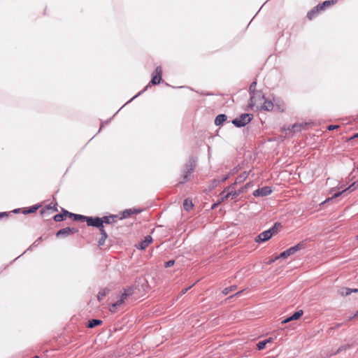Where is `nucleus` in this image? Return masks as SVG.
Here are the masks:
<instances>
[{"label": "nucleus", "mask_w": 358, "mask_h": 358, "mask_svg": "<svg viewBox=\"0 0 358 358\" xmlns=\"http://www.w3.org/2000/svg\"><path fill=\"white\" fill-rule=\"evenodd\" d=\"M41 240L42 237L41 236L30 245L28 250H31L33 248L36 247L39 244L40 241H41Z\"/></svg>", "instance_id": "58836bf2"}, {"label": "nucleus", "mask_w": 358, "mask_h": 358, "mask_svg": "<svg viewBox=\"0 0 358 358\" xmlns=\"http://www.w3.org/2000/svg\"><path fill=\"white\" fill-rule=\"evenodd\" d=\"M110 292V289L108 288L101 289L97 295V299L99 301H101L104 296H106Z\"/></svg>", "instance_id": "412c9836"}, {"label": "nucleus", "mask_w": 358, "mask_h": 358, "mask_svg": "<svg viewBox=\"0 0 358 358\" xmlns=\"http://www.w3.org/2000/svg\"><path fill=\"white\" fill-rule=\"evenodd\" d=\"M99 230L100 231L101 236H103L104 238H108V234L104 229V226L101 224V226L97 227Z\"/></svg>", "instance_id": "c9c22d12"}, {"label": "nucleus", "mask_w": 358, "mask_h": 358, "mask_svg": "<svg viewBox=\"0 0 358 358\" xmlns=\"http://www.w3.org/2000/svg\"><path fill=\"white\" fill-rule=\"evenodd\" d=\"M357 317H358V310L355 313L353 316H352L349 318V320H352L354 318H357Z\"/></svg>", "instance_id": "603ef678"}, {"label": "nucleus", "mask_w": 358, "mask_h": 358, "mask_svg": "<svg viewBox=\"0 0 358 358\" xmlns=\"http://www.w3.org/2000/svg\"><path fill=\"white\" fill-rule=\"evenodd\" d=\"M193 207L192 200L186 199L183 201V208L185 210L189 211Z\"/></svg>", "instance_id": "4be33fe9"}, {"label": "nucleus", "mask_w": 358, "mask_h": 358, "mask_svg": "<svg viewBox=\"0 0 358 358\" xmlns=\"http://www.w3.org/2000/svg\"><path fill=\"white\" fill-rule=\"evenodd\" d=\"M322 10H320V8H318V5L315 7H314L313 9H311L307 14V17L309 20L313 19L320 12H321Z\"/></svg>", "instance_id": "dca6fc26"}, {"label": "nucleus", "mask_w": 358, "mask_h": 358, "mask_svg": "<svg viewBox=\"0 0 358 358\" xmlns=\"http://www.w3.org/2000/svg\"><path fill=\"white\" fill-rule=\"evenodd\" d=\"M62 212L64 213V215H66V216L67 215L70 218H72L73 221H76V217H77L78 214H75V213L69 212L68 210H64V209H63Z\"/></svg>", "instance_id": "c756f323"}, {"label": "nucleus", "mask_w": 358, "mask_h": 358, "mask_svg": "<svg viewBox=\"0 0 358 358\" xmlns=\"http://www.w3.org/2000/svg\"><path fill=\"white\" fill-rule=\"evenodd\" d=\"M303 128V124H294L292 126V128L289 129V130L294 133L295 132H298V131H301V129Z\"/></svg>", "instance_id": "393cba45"}, {"label": "nucleus", "mask_w": 358, "mask_h": 358, "mask_svg": "<svg viewBox=\"0 0 358 358\" xmlns=\"http://www.w3.org/2000/svg\"><path fill=\"white\" fill-rule=\"evenodd\" d=\"M117 215H109V216H103L102 217H100L101 221V224L103 225V224H112L115 222L117 220Z\"/></svg>", "instance_id": "2eb2a0df"}, {"label": "nucleus", "mask_w": 358, "mask_h": 358, "mask_svg": "<svg viewBox=\"0 0 358 358\" xmlns=\"http://www.w3.org/2000/svg\"><path fill=\"white\" fill-rule=\"evenodd\" d=\"M281 227L280 223L276 222L274 224L273 227L268 230H271V232H273V234L277 232L278 229Z\"/></svg>", "instance_id": "e433bc0d"}, {"label": "nucleus", "mask_w": 358, "mask_h": 358, "mask_svg": "<svg viewBox=\"0 0 358 358\" xmlns=\"http://www.w3.org/2000/svg\"><path fill=\"white\" fill-rule=\"evenodd\" d=\"M228 178H229V176L227 175V176H225L222 177V178H220V181L222 183V182H225Z\"/></svg>", "instance_id": "3c124183"}, {"label": "nucleus", "mask_w": 358, "mask_h": 358, "mask_svg": "<svg viewBox=\"0 0 358 358\" xmlns=\"http://www.w3.org/2000/svg\"><path fill=\"white\" fill-rule=\"evenodd\" d=\"M18 210H19V209H15L13 212L17 213V212H18Z\"/></svg>", "instance_id": "680f3d73"}, {"label": "nucleus", "mask_w": 358, "mask_h": 358, "mask_svg": "<svg viewBox=\"0 0 358 358\" xmlns=\"http://www.w3.org/2000/svg\"><path fill=\"white\" fill-rule=\"evenodd\" d=\"M220 183L221 182L220 181V179H214L212 181V187H215L218 186Z\"/></svg>", "instance_id": "a19ab883"}, {"label": "nucleus", "mask_w": 358, "mask_h": 358, "mask_svg": "<svg viewBox=\"0 0 358 358\" xmlns=\"http://www.w3.org/2000/svg\"><path fill=\"white\" fill-rule=\"evenodd\" d=\"M175 264V261L174 260H169L168 262H166L165 263V267L166 268H169V267H171L172 266H173Z\"/></svg>", "instance_id": "37998d69"}, {"label": "nucleus", "mask_w": 358, "mask_h": 358, "mask_svg": "<svg viewBox=\"0 0 358 358\" xmlns=\"http://www.w3.org/2000/svg\"><path fill=\"white\" fill-rule=\"evenodd\" d=\"M303 314V312L302 310H300L299 311L295 312L292 315H291V318L293 320H298L299 317H301Z\"/></svg>", "instance_id": "c85d7f7f"}, {"label": "nucleus", "mask_w": 358, "mask_h": 358, "mask_svg": "<svg viewBox=\"0 0 358 358\" xmlns=\"http://www.w3.org/2000/svg\"><path fill=\"white\" fill-rule=\"evenodd\" d=\"M78 232V229L73 227H65L59 229L57 234V237H66L71 234H76Z\"/></svg>", "instance_id": "423d86ee"}, {"label": "nucleus", "mask_w": 358, "mask_h": 358, "mask_svg": "<svg viewBox=\"0 0 358 358\" xmlns=\"http://www.w3.org/2000/svg\"><path fill=\"white\" fill-rule=\"evenodd\" d=\"M152 242V238L150 236H147L145 237L143 241L140 242L138 248L145 250Z\"/></svg>", "instance_id": "4468645a"}, {"label": "nucleus", "mask_w": 358, "mask_h": 358, "mask_svg": "<svg viewBox=\"0 0 358 358\" xmlns=\"http://www.w3.org/2000/svg\"><path fill=\"white\" fill-rule=\"evenodd\" d=\"M358 137V133L355 134L351 138H355Z\"/></svg>", "instance_id": "bf43d9fd"}, {"label": "nucleus", "mask_w": 358, "mask_h": 358, "mask_svg": "<svg viewBox=\"0 0 358 358\" xmlns=\"http://www.w3.org/2000/svg\"><path fill=\"white\" fill-rule=\"evenodd\" d=\"M272 192L271 187L265 186L262 188H259L254 191L253 196L255 197L258 196H266L269 195Z\"/></svg>", "instance_id": "6e6552de"}, {"label": "nucleus", "mask_w": 358, "mask_h": 358, "mask_svg": "<svg viewBox=\"0 0 358 358\" xmlns=\"http://www.w3.org/2000/svg\"><path fill=\"white\" fill-rule=\"evenodd\" d=\"M264 95L262 91H258L252 94L250 98L249 106L251 108L256 107L257 110L260 108V104L264 100Z\"/></svg>", "instance_id": "20e7f679"}, {"label": "nucleus", "mask_w": 358, "mask_h": 358, "mask_svg": "<svg viewBox=\"0 0 358 358\" xmlns=\"http://www.w3.org/2000/svg\"><path fill=\"white\" fill-rule=\"evenodd\" d=\"M148 86H146L143 90H141L136 95H135L131 100H133L134 99H135L136 97H137L138 96L141 94L143 92H144L148 89Z\"/></svg>", "instance_id": "de8ad7c7"}, {"label": "nucleus", "mask_w": 358, "mask_h": 358, "mask_svg": "<svg viewBox=\"0 0 358 358\" xmlns=\"http://www.w3.org/2000/svg\"><path fill=\"white\" fill-rule=\"evenodd\" d=\"M357 240H358V235H357Z\"/></svg>", "instance_id": "e2e57ef3"}, {"label": "nucleus", "mask_w": 358, "mask_h": 358, "mask_svg": "<svg viewBox=\"0 0 358 358\" xmlns=\"http://www.w3.org/2000/svg\"><path fill=\"white\" fill-rule=\"evenodd\" d=\"M248 175V173H247L246 172L241 173L236 178L235 183L237 184L243 182L247 178Z\"/></svg>", "instance_id": "a878e982"}, {"label": "nucleus", "mask_w": 358, "mask_h": 358, "mask_svg": "<svg viewBox=\"0 0 358 358\" xmlns=\"http://www.w3.org/2000/svg\"><path fill=\"white\" fill-rule=\"evenodd\" d=\"M123 299H118L116 302L112 304L110 308V311L112 313L116 312L117 308L123 303Z\"/></svg>", "instance_id": "aec40b11"}, {"label": "nucleus", "mask_w": 358, "mask_h": 358, "mask_svg": "<svg viewBox=\"0 0 358 358\" xmlns=\"http://www.w3.org/2000/svg\"><path fill=\"white\" fill-rule=\"evenodd\" d=\"M162 69L160 66H157L155 71V74H152V78L150 80L152 85L159 84L162 80Z\"/></svg>", "instance_id": "0eeeda50"}, {"label": "nucleus", "mask_w": 358, "mask_h": 358, "mask_svg": "<svg viewBox=\"0 0 358 358\" xmlns=\"http://www.w3.org/2000/svg\"><path fill=\"white\" fill-rule=\"evenodd\" d=\"M342 325H343V323H338L335 325L334 328L338 329V328L341 327Z\"/></svg>", "instance_id": "6e6d98bb"}, {"label": "nucleus", "mask_w": 358, "mask_h": 358, "mask_svg": "<svg viewBox=\"0 0 358 358\" xmlns=\"http://www.w3.org/2000/svg\"><path fill=\"white\" fill-rule=\"evenodd\" d=\"M231 186H229L226 187L220 194V196H222V201H224V200L231 198V199H236L237 196H238V194L236 191H231L229 192V190L231 189Z\"/></svg>", "instance_id": "39448f33"}, {"label": "nucleus", "mask_w": 358, "mask_h": 358, "mask_svg": "<svg viewBox=\"0 0 358 358\" xmlns=\"http://www.w3.org/2000/svg\"><path fill=\"white\" fill-rule=\"evenodd\" d=\"M47 210H52V212H56L57 211V209L56 208H52L51 206H45V208H43V209L41 210V213L43 215L44 214Z\"/></svg>", "instance_id": "72a5a7b5"}, {"label": "nucleus", "mask_w": 358, "mask_h": 358, "mask_svg": "<svg viewBox=\"0 0 358 358\" xmlns=\"http://www.w3.org/2000/svg\"><path fill=\"white\" fill-rule=\"evenodd\" d=\"M273 235V232L271 230H266L262 232L257 238L256 241L257 243H262L268 241Z\"/></svg>", "instance_id": "9d476101"}, {"label": "nucleus", "mask_w": 358, "mask_h": 358, "mask_svg": "<svg viewBox=\"0 0 358 358\" xmlns=\"http://www.w3.org/2000/svg\"><path fill=\"white\" fill-rule=\"evenodd\" d=\"M140 210L136 209H127L122 212V218H126L131 216L133 214H137Z\"/></svg>", "instance_id": "6ab92c4d"}, {"label": "nucleus", "mask_w": 358, "mask_h": 358, "mask_svg": "<svg viewBox=\"0 0 358 358\" xmlns=\"http://www.w3.org/2000/svg\"><path fill=\"white\" fill-rule=\"evenodd\" d=\"M8 213H7V212L0 213V217H8Z\"/></svg>", "instance_id": "864d4df0"}, {"label": "nucleus", "mask_w": 358, "mask_h": 358, "mask_svg": "<svg viewBox=\"0 0 358 358\" xmlns=\"http://www.w3.org/2000/svg\"><path fill=\"white\" fill-rule=\"evenodd\" d=\"M271 341V339H267V340H264V341H262L260 342H259L257 344V348L259 350H263L266 343L270 342Z\"/></svg>", "instance_id": "bb28decb"}, {"label": "nucleus", "mask_w": 358, "mask_h": 358, "mask_svg": "<svg viewBox=\"0 0 358 358\" xmlns=\"http://www.w3.org/2000/svg\"><path fill=\"white\" fill-rule=\"evenodd\" d=\"M88 218V216L83 215H77L76 221H82V222H87V220Z\"/></svg>", "instance_id": "4c0bfd02"}, {"label": "nucleus", "mask_w": 358, "mask_h": 358, "mask_svg": "<svg viewBox=\"0 0 358 358\" xmlns=\"http://www.w3.org/2000/svg\"><path fill=\"white\" fill-rule=\"evenodd\" d=\"M256 86H257V81H253L250 87H249V92L250 94H252L255 92H257L258 91L256 90Z\"/></svg>", "instance_id": "cd10ccee"}, {"label": "nucleus", "mask_w": 358, "mask_h": 358, "mask_svg": "<svg viewBox=\"0 0 358 358\" xmlns=\"http://www.w3.org/2000/svg\"><path fill=\"white\" fill-rule=\"evenodd\" d=\"M102 323V321L97 319H92L89 321L87 327L89 328H94Z\"/></svg>", "instance_id": "5701e85b"}, {"label": "nucleus", "mask_w": 358, "mask_h": 358, "mask_svg": "<svg viewBox=\"0 0 358 358\" xmlns=\"http://www.w3.org/2000/svg\"><path fill=\"white\" fill-rule=\"evenodd\" d=\"M243 291L237 292L234 296H240Z\"/></svg>", "instance_id": "13d9d810"}, {"label": "nucleus", "mask_w": 358, "mask_h": 358, "mask_svg": "<svg viewBox=\"0 0 358 358\" xmlns=\"http://www.w3.org/2000/svg\"><path fill=\"white\" fill-rule=\"evenodd\" d=\"M227 119V117L224 114L218 115L215 119V124L217 126L221 125Z\"/></svg>", "instance_id": "f3484780"}, {"label": "nucleus", "mask_w": 358, "mask_h": 358, "mask_svg": "<svg viewBox=\"0 0 358 358\" xmlns=\"http://www.w3.org/2000/svg\"><path fill=\"white\" fill-rule=\"evenodd\" d=\"M252 185V182H249L248 183H246L245 185V189H247L248 188H249L250 187H251Z\"/></svg>", "instance_id": "5fc2aeb1"}, {"label": "nucleus", "mask_w": 358, "mask_h": 358, "mask_svg": "<svg viewBox=\"0 0 358 358\" xmlns=\"http://www.w3.org/2000/svg\"><path fill=\"white\" fill-rule=\"evenodd\" d=\"M351 347V345L350 344H347V345H342L341 346L338 350H337V352L336 353H339L340 352L343 351V350H346L348 349H350Z\"/></svg>", "instance_id": "ea45409f"}, {"label": "nucleus", "mask_w": 358, "mask_h": 358, "mask_svg": "<svg viewBox=\"0 0 358 358\" xmlns=\"http://www.w3.org/2000/svg\"><path fill=\"white\" fill-rule=\"evenodd\" d=\"M65 216H66V215H64V213H62L55 215L53 218L55 222H61L64 220Z\"/></svg>", "instance_id": "7c9ffc66"}, {"label": "nucleus", "mask_w": 358, "mask_h": 358, "mask_svg": "<svg viewBox=\"0 0 358 358\" xmlns=\"http://www.w3.org/2000/svg\"><path fill=\"white\" fill-rule=\"evenodd\" d=\"M253 118V115L250 113H243L238 117L232 120V124L238 127H243L248 124Z\"/></svg>", "instance_id": "7ed1b4c3"}, {"label": "nucleus", "mask_w": 358, "mask_h": 358, "mask_svg": "<svg viewBox=\"0 0 358 358\" xmlns=\"http://www.w3.org/2000/svg\"><path fill=\"white\" fill-rule=\"evenodd\" d=\"M99 230L100 231L101 236H103L104 238H108V234L104 229V226L101 224V226L97 227Z\"/></svg>", "instance_id": "f704fd0d"}, {"label": "nucleus", "mask_w": 358, "mask_h": 358, "mask_svg": "<svg viewBox=\"0 0 358 358\" xmlns=\"http://www.w3.org/2000/svg\"><path fill=\"white\" fill-rule=\"evenodd\" d=\"M222 196H220V199L215 203L213 204L211 208L212 209H215L217 206H218V205L222 203Z\"/></svg>", "instance_id": "a18cd8bd"}, {"label": "nucleus", "mask_w": 358, "mask_h": 358, "mask_svg": "<svg viewBox=\"0 0 358 358\" xmlns=\"http://www.w3.org/2000/svg\"><path fill=\"white\" fill-rule=\"evenodd\" d=\"M38 208V206H32L31 207H29L27 210H25L24 211V214H27V213H35Z\"/></svg>", "instance_id": "473e14b6"}, {"label": "nucleus", "mask_w": 358, "mask_h": 358, "mask_svg": "<svg viewBox=\"0 0 358 358\" xmlns=\"http://www.w3.org/2000/svg\"><path fill=\"white\" fill-rule=\"evenodd\" d=\"M86 222L89 227L97 228L98 227L101 226V221L99 217H88Z\"/></svg>", "instance_id": "9b49d317"}, {"label": "nucleus", "mask_w": 358, "mask_h": 358, "mask_svg": "<svg viewBox=\"0 0 358 358\" xmlns=\"http://www.w3.org/2000/svg\"><path fill=\"white\" fill-rule=\"evenodd\" d=\"M338 127V125H329L327 129H328V130L331 131V130H334Z\"/></svg>", "instance_id": "8fccbe9b"}, {"label": "nucleus", "mask_w": 358, "mask_h": 358, "mask_svg": "<svg viewBox=\"0 0 358 358\" xmlns=\"http://www.w3.org/2000/svg\"><path fill=\"white\" fill-rule=\"evenodd\" d=\"M357 188V187H356V184L355 182H354L353 183H352L348 187H347L346 189H343V191L341 192H338L336 193H335L330 198H328L327 199H326L324 201V203L330 201V200H332L335 198H337L339 196H341L342 194L345 193V192L347 191H349V192H352L354 190H355Z\"/></svg>", "instance_id": "1a4fd4ad"}, {"label": "nucleus", "mask_w": 358, "mask_h": 358, "mask_svg": "<svg viewBox=\"0 0 358 358\" xmlns=\"http://www.w3.org/2000/svg\"><path fill=\"white\" fill-rule=\"evenodd\" d=\"M194 284H192V285L189 286L187 288H185L183 289L182 291H181V295H183L185 294Z\"/></svg>", "instance_id": "c03bdc74"}, {"label": "nucleus", "mask_w": 358, "mask_h": 358, "mask_svg": "<svg viewBox=\"0 0 358 358\" xmlns=\"http://www.w3.org/2000/svg\"><path fill=\"white\" fill-rule=\"evenodd\" d=\"M108 238H104L103 236H101L100 239L98 241V243H99V246H102L104 245L105 243V241Z\"/></svg>", "instance_id": "79ce46f5"}, {"label": "nucleus", "mask_w": 358, "mask_h": 358, "mask_svg": "<svg viewBox=\"0 0 358 358\" xmlns=\"http://www.w3.org/2000/svg\"><path fill=\"white\" fill-rule=\"evenodd\" d=\"M246 191V189L245 187V186L241 187L238 190H237V193L238 194V195H240L241 194L243 193L244 192Z\"/></svg>", "instance_id": "49530a36"}, {"label": "nucleus", "mask_w": 358, "mask_h": 358, "mask_svg": "<svg viewBox=\"0 0 358 358\" xmlns=\"http://www.w3.org/2000/svg\"><path fill=\"white\" fill-rule=\"evenodd\" d=\"M273 107H274V105H273V102L269 100H266L264 98V100H263V101L260 104V108H259V110H265V111H271L273 109Z\"/></svg>", "instance_id": "f8f14e48"}, {"label": "nucleus", "mask_w": 358, "mask_h": 358, "mask_svg": "<svg viewBox=\"0 0 358 358\" xmlns=\"http://www.w3.org/2000/svg\"><path fill=\"white\" fill-rule=\"evenodd\" d=\"M196 159L194 157H190L188 162L184 166L182 180L180 183H185L189 180L192 173L194 171L196 167Z\"/></svg>", "instance_id": "f257e3e1"}, {"label": "nucleus", "mask_w": 358, "mask_h": 358, "mask_svg": "<svg viewBox=\"0 0 358 358\" xmlns=\"http://www.w3.org/2000/svg\"><path fill=\"white\" fill-rule=\"evenodd\" d=\"M236 285H231L230 287H226L224 288L223 290H222V294L224 295H227L231 291H234L236 289Z\"/></svg>", "instance_id": "2f4dec72"}, {"label": "nucleus", "mask_w": 358, "mask_h": 358, "mask_svg": "<svg viewBox=\"0 0 358 358\" xmlns=\"http://www.w3.org/2000/svg\"><path fill=\"white\" fill-rule=\"evenodd\" d=\"M306 242L301 241V242L299 243L298 244L295 245L294 246H292V247L287 249L286 250L283 251L282 252H281L278 257H276L275 259H280V258H287V257L294 255L296 252H298L302 249H304L306 248Z\"/></svg>", "instance_id": "f03ea898"}, {"label": "nucleus", "mask_w": 358, "mask_h": 358, "mask_svg": "<svg viewBox=\"0 0 358 358\" xmlns=\"http://www.w3.org/2000/svg\"><path fill=\"white\" fill-rule=\"evenodd\" d=\"M355 184H356V187H358V180H357V181H355Z\"/></svg>", "instance_id": "052dcab7"}, {"label": "nucleus", "mask_w": 358, "mask_h": 358, "mask_svg": "<svg viewBox=\"0 0 358 358\" xmlns=\"http://www.w3.org/2000/svg\"><path fill=\"white\" fill-rule=\"evenodd\" d=\"M334 0H331V1H324L323 3H320L318 4V8H320V10H324V8L327 7V6H329L330 5H333L334 3Z\"/></svg>", "instance_id": "b1692460"}, {"label": "nucleus", "mask_w": 358, "mask_h": 358, "mask_svg": "<svg viewBox=\"0 0 358 358\" xmlns=\"http://www.w3.org/2000/svg\"><path fill=\"white\" fill-rule=\"evenodd\" d=\"M351 290H352V293H357L358 292V289H357V288H351Z\"/></svg>", "instance_id": "4d7b16f0"}, {"label": "nucleus", "mask_w": 358, "mask_h": 358, "mask_svg": "<svg viewBox=\"0 0 358 358\" xmlns=\"http://www.w3.org/2000/svg\"><path fill=\"white\" fill-rule=\"evenodd\" d=\"M135 288L134 287H129L124 289V292L120 296V299H123V302L127 299L129 296H131L134 293Z\"/></svg>", "instance_id": "ddd939ff"}, {"label": "nucleus", "mask_w": 358, "mask_h": 358, "mask_svg": "<svg viewBox=\"0 0 358 358\" xmlns=\"http://www.w3.org/2000/svg\"><path fill=\"white\" fill-rule=\"evenodd\" d=\"M338 293L340 296H347L352 294L351 288L341 287L338 290Z\"/></svg>", "instance_id": "a211bd4d"}, {"label": "nucleus", "mask_w": 358, "mask_h": 358, "mask_svg": "<svg viewBox=\"0 0 358 358\" xmlns=\"http://www.w3.org/2000/svg\"><path fill=\"white\" fill-rule=\"evenodd\" d=\"M292 320H293L291 318V316H290V317H287V318L285 319L284 320H282L281 323H282V324H285V323H287V322H291V321H292Z\"/></svg>", "instance_id": "09e8293b"}]
</instances>
